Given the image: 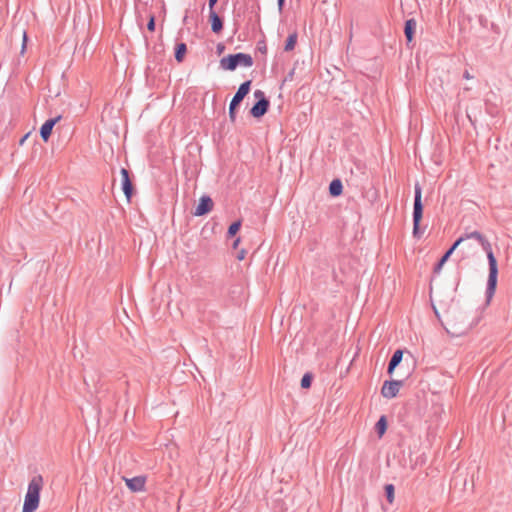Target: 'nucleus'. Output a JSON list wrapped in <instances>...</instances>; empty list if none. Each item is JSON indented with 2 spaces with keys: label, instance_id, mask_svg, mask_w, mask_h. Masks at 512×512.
<instances>
[{
  "label": "nucleus",
  "instance_id": "obj_1",
  "mask_svg": "<svg viewBox=\"0 0 512 512\" xmlns=\"http://www.w3.org/2000/svg\"><path fill=\"white\" fill-rule=\"evenodd\" d=\"M456 241L460 242V246L462 245V250L465 257L476 255L479 251V248H482V250L486 252L489 262V276L487 283V297L489 301L495 292L498 276L497 260L493 254L491 244L481 233L477 231L465 234L464 236L458 238Z\"/></svg>",
  "mask_w": 512,
  "mask_h": 512
},
{
  "label": "nucleus",
  "instance_id": "obj_2",
  "mask_svg": "<svg viewBox=\"0 0 512 512\" xmlns=\"http://www.w3.org/2000/svg\"><path fill=\"white\" fill-rule=\"evenodd\" d=\"M434 311L443 327L453 337H460L471 329L465 312L458 306L451 305L442 310V314L434 307Z\"/></svg>",
  "mask_w": 512,
  "mask_h": 512
},
{
  "label": "nucleus",
  "instance_id": "obj_3",
  "mask_svg": "<svg viewBox=\"0 0 512 512\" xmlns=\"http://www.w3.org/2000/svg\"><path fill=\"white\" fill-rule=\"evenodd\" d=\"M42 487V476L38 475L31 479L25 495L22 512H34L38 508Z\"/></svg>",
  "mask_w": 512,
  "mask_h": 512
},
{
  "label": "nucleus",
  "instance_id": "obj_4",
  "mask_svg": "<svg viewBox=\"0 0 512 512\" xmlns=\"http://www.w3.org/2000/svg\"><path fill=\"white\" fill-rule=\"evenodd\" d=\"M252 64V57L244 53L228 55L220 60L221 68L230 71L235 70L237 66L250 67Z\"/></svg>",
  "mask_w": 512,
  "mask_h": 512
},
{
  "label": "nucleus",
  "instance_id": "obj_5",
  "mask_svg": "<svg viewBox=\"0 0 512 512\" xmlns=\"http://www.w3.org/2000/svg\"><path fill=\"white\" fill-rule=\"evenodd\" d=\"M422 190L419 184L415 185V199L413 209V236L420 238L422 232L420 231V222L423 216V205H422Z\"/></svg>",
  "mask_w": 512,
  "mask_h": 512
},
{
  "label": "nucleus",
  "instance_id": "obj_6",
  "mask_svg": "<svg viewBox=\"0 0 512 512\" xmlns=\"http://www.w3.org/2000/svg\"><path fill=\"white\" fill-rule=\"evenodd\" d=\"M250 85H251V81H246V82L242 83L230 102L229 118L232 123H234L236 120V107L241 103V101L244 99V97L249 93Z\"/></svg>",
  "mask_w": 512,
  "mask_h": 512
},
{
  "label": "nucleus",
  "instance_id": "obj_7",
  "mask_svg": "<svg viewBox=\"0 0 512 512\" xmlns=\"http://www.w3.org/2000/svg\"><path fill=\"white\" fill-rule=\"evenodd\" d=\"M402 383L401 381H386L381 388V394L384 398L391 399L397 396Z\"/></svg>",
  "mask_w": 512,
  "mask_h": 512
},
{
  "label": "nucleus",
  "instance_id": "obj_8",
  "mask_svg": "<svg viewBox=\"0 0 512 512\" xmlns=\"http://www.w3.org/2000/svg\"><path fill=\"white\" fill-rule=\"evenodd\" d=\"M121 182H122V190L126 196L128 202H130L133 195V185L129 177V172L127 169L122 168L120 171Z\"/></svg>",
  "mask_w": 512,
  "mask_h": 512
},
{
  "label": "nucleus",
  "instance_id": "obj_9",
  "mask_svg": "<svg viewBox=\"0 0 512 512\" xmlns=\"http://www.w3.org/2000/svg\"><path fill=\"white\" fill-rule=\"evenodd\" d=\"M127 487L132 492H142L145 490L146 478L144 476H136L133 478H124Z\"/></svg>",
  "mask_w": 512,
  "mask_h": 512
},
{
  "label": "nucleus",
  "instance_id": "obj_10",
  "mask_svg": "<svg viewBox=\"0 0 512 512\" xmlns=\"http://www.w3.org/2000/svg\"><path fill=\"white\" fill-rule=\"evenodd\" d=\"M213 208V201L209 196H202L194 211L195 216H203L209 213Z\"/></svg>",
  "mask_w": 512,
  "mask_h": 512
},
{
  "label": "nucleus",
  "instance_id": "obj_11",
  "mask_svg": "<svg viewBox=\"0 0 512 512\" xmlns=\"http://www.w3.org/2000/svg\"><path fill=\"white\" fill-rule=\"evenodd\" d=\"M61 120V115L47 120L40 128V135L42 139L47 142L51 136L53 127Z\"/></svg>",
  "mask_w": 512,
  "mask_h": 512
},
{
  "label": "nucleus",
  "instance_id": "obj_12",
  "mask_svg": "<svg viewBox=\"0 0 512 512\" xmlns=\"http://www.w3.org/2000/svg\"><path fill=\"white\" fill-rule=\"evenodd\" d=\"M269 101L267 99H260L258 102L251 108V115L255 118L262 117L268 110Z\"/></svg>",
  "mask_w": 512,
  "mask_h": 512
},
{
  "label": "nucleus",
  "instance_id": "obj_13",
  "mask_svg": "<svg viewBox=\"0 0 512 512\" xmlns=\"http://www.w3.org/2000/svg\"><path fill=\"white\" fill-rule=\"evenodd\" d=\"M209 20H210V23H211L212 31L215 32V33H219L222 30V28H223V24H222V20L217 15V13L216 12H210L209 13Z\"/></svg>",
  "mask_w": 512,
  "mask_h": 512
},
{
  "label": "nucleus",
  "instance_id": "obj_14",
  "mask_svg": "<svg viewBox=\"0 0 512 512\" xmlns=\"http://www.w3.org/2000/svg\"><path fill=\"white\" fill-rule=\"evenodd\" d=\"M460 246L459 241H455L454 244L451 246V248L442 256L441 260L439 261L438 265L435 268L436 272H439L443 265L448 261L449 257L452 255V253Z\"/></svg>",
  "mask_w": 512,
  "mask_h": 512
},
{
  "label": "nucleus",
  "instance_id": "obj_15",
  "mask_svg": "<svg viewBox=\"0 0 512 512\" xmlns=\"http://www.w3.org/2000/svg\"><path fill=\"white\" fill-rule=\"evenodd\" d=\"M402 356H403V353L401 350H397L394 352V354L390 360L389 366H388L389 374H392L394 369L396 368V366L401 362Z\"/></svg>",
  "mask_w": 512,
  "mask_h": 512
},
{
  "label": "nucleus",
  "instance_id": "obj_16",
  "mask_svg": "<svg viewBox=\"0 0 512 512\" xmlns=\"http://www.w3.org/2000/svg\"><path fill=\"white\" fill-rule=\"evenodd\" d=\"M416 28V21L413 19L407 20L405 23V36L409 42L413 39V34Z\"/></svg>",
  "mask_w": 512,
  "mask_h": 512
},
{
  "label": "nucleus",
  "instance_id": "obj_17",
  "mask_svg": "<svg viewBox=\"0 0 512 512\" xmlns=\"http://www.w3.org/2000/svg\"><path fill=\"white\" fill-rule=\"evenodd\" d=\"M342 190H343V186L339 179L333 180L329 185V192L332 196L341 195Z\"/></svg>",
  "mask_w": 512,
  "mask_h": 512
},
{
  "label": "nucleus",
  "instance_id": "obj_18",
  "mask_svg": "<svg viewBox=\"0 0 512 512\" xmlns=\"http://www.w3.org/2000/svg\"><path fill=\"white\" fill-rule=\"evenodd\" d=\"M186 51H187V48H186V45L184 43L178 44L176 46L175 59L178 62H182L184 57H185Z\"/></svg>",
  "mask_w": 512,
  "mask_h": 512
},
{
  "label": "nucleus",
  "instance_id": "obj_19",
  "mask_svg": "<svg viewBox=\"0 0 512 512\" xmlns=\"http://www.w3.org/2000/svg\"><path fill=\"white\" fill-rule=\"evenodd\" d=\"M387 500L390 504L394 502L395 499V488L392 484H387L384 487Z\"/></svg>",
  "mask_w": 512,
  "mask_h": 512
},
{
  "label": "nucleus",
  "instance_id": "obj_20",
  "mask_svg": "<svg viewBox=\"0 0 512 512\" xmlns=\"http://www.w3.org/2000/svg\"><path fill=\"white\" fill-rule=\"evenodd\" d=\"M376 429L380 437L386 432L387 422L384 416H382L376 423Z\"/></svg>",
  "mask_w": 512,
  "mask_h": 512
},
{
  "label": "nucleus",
  "instance_id": "obj_21",
  "mask_svg": "<svg viewBox=\"0 0 512 512\" xmlns=\"http://www.w3.org/2000/svg\"><path fill=\"white\" fill-rule=\"evenodd\" d=\"M296 42H297V34L293 33L288 37V39L286 41L285 51H292L295 48Z\"/></svg>",
  "mask_w": 512,
  "mask_h": 512
},
{
  "label": "nucleus",
  "instance_id": "obj_22",
  "mask_svg": "<svg viewBox=\"0 0 512 512\" xmlns=\"http://www.w3.org/2000/svg\"><path fill=\"white\" fill-rule=\"evenodd\" d=\"M240 227H241L240 221H236V222L232 223L228 228V235L230 237L235 236L237 234V232L239 231Z\"/></svg>",
  "mask_w": 512,
  "mask_h": 512
},
{
  "label": "nucleus",
  "instance_id": "obj_23",
  "mask_svg": "<svg viewBox=\"0 0 512 512\" xmlns=\"http://www.w3.org/2000/svg\"><path fill=\"white\" fill-rule=\"evenodd\" d=\"M312 378L310 375L306 374L301 379V387L302 388H309L311 386Z\"/></svg>",
  "mask_w": 512,
  "mask_h": 512
},
{
  "label": "nucleus",
  "instance_id": "obj_24",
  "mask_svg": "<svg viewBox=\"0 0 512 512\" xmlns=\"http://www.w3.org/2000/svg\"><path fill=\"white\" fill-rule=\"evenodd\" d=\"M28 37L26 31H23L22 34V47H21V54H24L26 51V45H27Z\"/></svg>",
  "mask_w": 512,
  "mask_h": 512
},
{
  "label": "nucleus",
  "instance_id": "obj_25",
  "mask_svg": "<svg viewBox=\"0 0 512 512\" xmlns=\"http://www.w3.org/2000/svg\"><path fill=\"white\" fill-rule=\"evenodd\" d=\"M147 28L149 31L153 32L155 30V17L151 16L149 22L147 24Z\"/></svg>",
  "mask_w": 512,
  "mask_h": 512
},
{
  "label": "nucleus",
  "instance_id": "obj_26",
  "mask_svg": "<svg viewBox=\"0 0 512 512\" xmlns=\"http://www.w3.org/2000/svg\"><path fill=\"white\" fill-rule=\"evenodd\" d=\"M254 96H255V98H257L258 100H260V99H266V98H265L264 93H263L261 90H256V91L254 92Z\"/></svg>",
  "mask_w": 512,
  "mask_h": 512
},
{
  "label": "nucleus",
  "instance_id": "obj_27",
  "mask_svg": "<svg viewBox=\"0 0 512 512\" xmlns=\"http://www.w3.org/2000/svg\"><path fill=\"white\" fill-rule=\"evenodd\" d=\"M217 1L218 0H209V4H208V6H209V13L210 12H215L214 11V5L217 3Z\"/></svg>",
  "mask_w": 512,
  "mask_h": 512
},
{
  "label": "nucleus",
  "instance_id": "obj_28",
  "mask_svg": "<svg viewBox=\"0 0 512 512\" xmlns=\"http://www.w3.org/2000/svg\"><path fill=\"white\" fill-rule=\"evenodd\" d=\"M245 255H246L245 250H241V251L238 253V255H237V259L241 261V260H243V259L245 258Z\"/></svg>",
  "mask_w": 512,
  "mask_h": 512
},
{
  "label": "nucleus",
  "instance_id": "obj_29",
  "mask_svg": "<svg viewBox=\"0 0 512 512\" xmlns=\"http://www.w3.org/2000/svg\"><path fill=\"white\" fill-rule=\"evenodd\" d=\"M283 4H284V0H278V8H279V11L282 10L283 8Z\"/></svg>",
  "mask_w": 512,
  "mask_h": 512
},
{
  "label": "nucleus",
  "instance_id": "obj_30",
  "mask_svg": "<svg viewBox=\"0 0 512 512\" xmlns=\"http://www.w3.org/2000/svg\"><path fill=\"white\" fill-rule=\"evenodd\" d=\"M240 243V238H237L233 243V248H237Z\"/></svg>",
  "mask_w": 512,
  "mask_h": 512
},
{
  "label": "nucleus",
  "instance_id": "obj_31",
  "mask_svg": "<svg viewBox=\"0 0 512 512\" xmlns=\"http://www.w3.org/2000/svg\"><path fill=\"white\" fill-rule=\"evenodd\" d=\"M464 77H465L466 79H470V78H471V76H470L469 72H465Z\"/></svg>",
  "mask_w": 512,
  "mask_h": 512
}]
</instances>
